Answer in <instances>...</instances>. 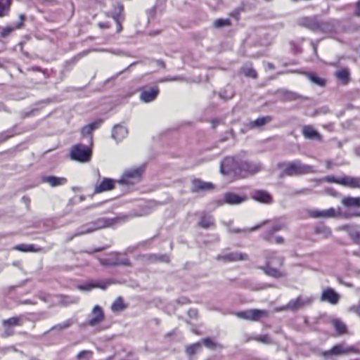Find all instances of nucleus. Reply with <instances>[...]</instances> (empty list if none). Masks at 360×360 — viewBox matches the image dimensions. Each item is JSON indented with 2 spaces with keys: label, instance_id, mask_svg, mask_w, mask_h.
Masks as SVG:
<instances>
[{
  "label": "nucleus",
  "instance_id": "21",
  "mask_svg": "<svg viewBox=\"0 0 360 360\" xmlns=\"http://www.w3.org/2000/svg\"><path fill=\"white\" fill-rule=\"evenodd\" d=\"M128 134L127 129L121 126L116 125L114 127L112 132V137L117 140V141L122 140L124 138L127 136Z\"/></svg>",
  "mask_w": 360,
  "mask_h": 360
},
{
  "label": "nucleus",
  "instance_id": "14",
  "mask_svg": "<svg viewBox=\"0 0 360 360\" xmlns=\"http://www.w3.org/2000/svg\"><path fill=\"white\" fill-rule=\"evenodd\" d=\"M321 300L335 305L337 304L340 300V295L333 288H327L323 290L321 295Z\"/></svg>",
  "mask_w": 360,
  "mask_h": 360
},
{
  "label": "nucleus",
  "instance_id": "53",
  "mask_svg": "<svg viewBox=\"0 0 360 360\" xmlns=\"http://www.w3.org/2000/svg\"><path fill=\"white\" fill-rule=\"evenodd\" d=\"M354 15L357 17L360 16V0H359L355 4Z\"/></svg>",
  "mask_w": 360,
  "mask_h": 360
},
{
  "label": "nucleus",
  "instance_id": "23",
  "mask_svg": "<svg viewBox=\"0 0 360 360\" xmlns=\"http://www.w3.org/2000/svg\"><path fill=\"white\" fill-rule=\"evenodd\" d=\"M100 263L103 266H117V265H124L129 266L130 262L128 259H117L115 260H112L110 259H100Z\"/></svg>",
  "mask_w": 360,
  "mask_h": 360
},
{
  "label": "nucleus",
  "instance_id": "52",
  "mask_svg": "<svg viewBox=\"0 0 360 360\" xmlns=\"http://www.w3.org/2000/svg\"><path fill=\"white\" fill-rule=\"evenodd\" d=\"M188 315L191 319H195L198 316V311L195 309H190L188 311Z\"/></svg>",
  "mask_w": 360,
  "mask_h": 360
},
{
  "label": "nucleus",
  "instance_id": "49",
  "mask_svg": "<svg viewBox=\"0 0 360 360\" xmlns=\"http://www.w3.org/2000/svg\"><path fill=\"white\" fill-rule=\"evenodd\" d=\"M14 29L15 28L12 27H6L3 28V30L1 32V37H5L9 35L14 30Z\"/></svg>",
  "mask_w": 360,
  "mask_h": 360
},
{
  "label": "nucleus",
  "instance_id": "25",
  "mask_svg": "<svg viewBox=\"0 0 360 360\" xmlns=\"http://www.w3.org/2000/svg\"><path fill=\"white\" fill-rule=\"evenodd\" d=\"M108 286L107 283H87L83 285H77V289L82 291H90L93 288H99L105 290Z\"/></svg>",
  "mask_w": 360,
  "mask_h": 360
},
{
  "label": "nucleus",
  "instance_id": "12",
  "mask_svg": "<svg viewBox=\"0 0 360 360\" xmlns=\"http://www.w3.org/2000/svg\"><path fill=\"white\" fill-rule=\"evenodd\" d=\"M105 319L104 312L102 308L96 305L92 309L91 318L87 321L86 323L90 326H96L103 321Z\"/></svg>",
  "mask_w": 360,
  "mask_h": 360
},
{
  "label": "nucleus",
  "instance_id": "62",
  "mask_svg": "<svg viewBox=\"0 0 360 360\" xmlns=\"http://www.w3.org/2000/svg\"><path fill=\"white\" fill-rule=\"evenodd\" d=\"M24 303H25V304H30L31 302L30 301H25Z\"/></svg>",
  "mask_w": 360,
  "mask_h": 360
},
{
  "label": "nucleus",
  "instance_id": "41",
  "mask_svg": "<svg viewBox=\"0 0 360 360\" xmlns=\"http://www.w3.org/2000/svg\"><path fill=\"white\" fill-rule=\"evenodd\" d=\"M243 74L247 77H250L252 78L257 77V72L256 71L252 68L251 67H244L243 68Z\"/></svg>",
  "mask_w": 360,
  "mask_h": 360
},
{
  "label": "nucleus",
  "instance_id": "11",
  "mask_svg": "<svg viewBox=\"0 0 360 360\" xmlns=\"http://www.w3.org/2000/svg\"><path fill=\"white\" fill-rule=\"evenodd\" d=\"M313 301L311 297H298L296 299L290 300L288 304L283 307V309L296 311L302 307L310 304Z\"/></svg>",
  "mask_w": 360,
  "mask_h": 360
},
{
  "label": "nucleus",
  "instance_id": "40",
  "mask_svg": "<svg viewBox=\"0 0 360 360\" xmlns=\"http://www.w3.org/2000/svg\"><path fill=\"white\" fill-rule=\"evenodd\" d=\"M316 233L323 236L325 238H328L332 234L330 229L325 226L316 228Z\"/></svg>",
  "mask_w": 360,
  "mask_h": 360
},
{
  "label": "nucleus",
  "instance_id": "61",
  "mask_svg": "<svg viewBox=\"0 0 360 360\" xmlns=\"http://www.w3.org/2000/svg\"><path fill=\"white\" fill-rule=\"evenodd\" d=\"M177 79L176 78H167V79H165V81H174V80H176Z\"/></svg>",
  "mask_w": 360,
  "mask_h": 360
},
{
  "label": "nucleus",
  "instance_id": "20",
  "mask_svg": "<svg viewBox=\"0 0 360 360\" xmlns=\"http://www.w3.org/2000/svg\"><path fill=\"white\" fill-rule=\"evenodd\" d=\"M43 182L49 184L52 187L64 185L67 179L64 177H56L53 176H44L42 179Z\"/></svg>",
  "mask_w": 360,
  "mask_h": 360
},
{
  "label": "nucleus",
  "instance_id": "39",
  "mask_svg": "<svg viewBox=\"0 0 360 360\" xmlns=\"http://www.w3.org/2000/svg\"><path fill=\"white\" fill-rule=\"evenodd\" d=\"M214 220L210 216H204L201 218L199 224L203 228H209L213 225Z\"/></svg>",
  "mask_w": 360,
  "mask_h": 360
},
{
  "label": "nucleus",
  "instance_id": "10",
  "mask_svg": "<svg viewBox=\"0 0 360 360\" xmlns=\"http://www.w3.org/2000/svg\"><path fill=\"white\" fill-rule=\"evenodd\" d=\"M267 311L261 309H250L237 314L238 317L249 321H258L262 317L267 316Z\"/></svg>",
  "mask_w": 360,
  "mask_h": 360
},
{
  "label": "nucleus",
  "instance_id": "47",
  "mask_svg": "<svg viewBox=\"0 0 360 360\" xmlns=\"http://www.w3.org/2000/svg\"><path fill=\"white\" fill-rule=\"evenodd\" d=\"M214 25L216 27H221L229 25V20L219 19L214 22Z\"/></svg>",
  "mask_w": 360,
  "mask_h": 360
},
{
  "label": "nucleus",
  "instance_id": "63",
  "mask_svg": "<svg viewBox=\"0 0 360 360\" xmlns=\"http://www.w3.org/2000/svg\"><path fill=\"white\" fill-rule=\"evenodd\" d=\"M160 64L161 65H163V63H162V62H160Z\"/></svg>",
  "mask_w": 360,
  "mask_h": 360
},
{
  "label": "nucleus",
  "instance_id": "55",
  "mask_svg": "<svg viewBox=\"0 0 360 360\" xmlns=\"http://www.w3.org/2000/svg\"><path fill=\"white\" fill-rule=\"evenodd\" d=\"M326 181L331 183H336L338 184V181L340 180V178L336 179L334 176H327L325 178Z\"/></svg>",
  "mask_w": 360,
  "mask_h": 360
},
{
  "label": "nucleus",
  "instance_id": "29",
  "mask_svg": "<svg viewBox=\"0 0 360 360\" xmlns=\"http://www.w3.org/2000/svg\"><path fill=\"white\" fill-rule=\"evenodd\" d=\"M12 0H0V17L8 15Z\"/></svg>",
  "mask_w": 360,
  "mask_h": 360
},
{
  "label": "nucleus",
  "instance_id": "13",
  "mask_svg": "<svg viewBox=\"0 0 360 360\" xmlns=\"http://www.w3.org/2000/svg\"><path fill=\"white\" fill-rule=\"evenodd\" d=\"M217 259L222 260L224 262L247 261L249 259V256L246 253L232 252L217 256Z\"/></svg>",
  "mask_w": 360,
  "mask_h": 360
},
{
  "label": "nucleus",
  "instance_id": "4",
  "mask_svg": "<svg viewBox=\"0 0 360 360\" xmlns=\"http://www.w3.org/2000/svg\"><path fill=\"white\" fill-rule=\"evenodd\" d=\"M144 170V165L126 169L117 182L120 184L127 186L136 184L141 181Z\"/></svg>",
  "mask_w": 360,
  "mask_h": 360
},
{
  "label": "nucleus",
  "instance_id": "6",
  "mask_svg": "<svg viewBox=\"0 0 360 360\" xmlns=\"http://www.w3.org/2000/svg\"><path fill=\"white\" fill-rule=\"evenodd\" d=\"M311 216L314 218H333L338 216H342L348 219L353 217H360V212L358 213H345L342 214L340 211L337 212L334 208L331 207L325 210H314L311 212Z\"/></svg>",
  "mask_w": 360,
  "mask_h": 360
},
{
  "label": "nucleus",
  "instance_id": "51",
  "mask_svg": "<svg viewBox=\"0 0 360 360\" xmlns=\"http://www.w3.org/2000/svg\"><path fill=\"white\" fill-rule=\"evenodd\" d=\"M285 229V225L283 224H276V225H274L271 229H272V232H277L280 230H282V229Z\"/></svg>",
  "mask_w": 360,
  "mask_h": 360
},
{
  "label": "nucleus",
  "instance_id": "50",
  "mask_svg": "<svg viewBox=\"0 0 360 360\" xmlns=\"http://www.w3.org/2000/svg\"><path fill=\"white\" fill-rule=\"evenodd\" d=\"M349 311L354 312L357 315L360 316V304L349 307Z\"/></svg>",
  "mask_w": 360,
  "mask_h": 360
},
{
  "label": "nucleus",
  "instance_id": "33",
  "mask_svg": "<svg viewBox=\"0 0 360 360\" xmlns=\"http://www.w3.org/2000/svg\"><path fill=\"white\" fill-rule=\"evenodd\" d=\"M2 323L4 326H20L22 323V319L20 316L11 317L8 319L4 320Z\"/></svg>",
  "mask_w": 360,
  "mask_h": 360
},
{
  "label": "nucleus",
  "instance_id": "9",
  "mask_svg": "<svg viewBox=\"0 0 360 360\" xmlns=\"http://www.w3.org/2000/svg\"><path fill=\"white\" fill-rule=\"evenodd\" d=\"M357 349L352 346L347 345L345 342H342L335 345L330 349L323 353V356L329 357L331 356L345 355L349 353H356Z\"/></svg>",
  "mask_w": 360,
  "mask_h": 360
},
{
  "label": "nucleus",
  "instance_id": "60",
  "mask_svg": "<svg viewBox=\"0 0 360 360\" xmlns=\"http://www.w3.org/2000/svg\"><path fill=\"white\" fill-rule=\"evenodd\" d=\"M99 27L101 28H108L109 25L108 23H99Z\"/></svg>",
  "mask_w": 360,
  "mask_h": 360
},
{
  "label": "nucleus",
  "instance_id": "26",
  "mask_svg": "<svg viewBox=\"0 0 360 360\" xmlns=\"http://www.w3.org/2000/svg\"><path fill=\"white\" fill-rule=\"evenodd\" d=\"M102 122L103 121L101 120H97L95 122L86 125L81 130L82 134L83 136H87L90 134L94 130L98 129L101 126Z\"/></svg>",
  "mask_w": 360,
  "mask_h": 360
},
{
  "label": "nucleus",
  "instance_id": "7",
  "mask_svg": "<svg viewBox=\"0 0 360 360\" xmlns=\"http://www.w3.org/2000/svg\"><path fill=\"white\" fill-rule=\"evenodd\" d=\"M239 159L240 156H237L236 158H225L220 165L221 172L224 175L229 174L231 173H233L234 174L238 175Z\"/></svg>",
  "mask_w": 360,
  "mask_h": 360
},
{
  "label": "nucleus",
  "instance_id": "5",
  "mask_svg": "<svg viewBox=\"0 0 360 360\" xmlns=\"http://www.w3.org/2000/svg\"><path fill=\"white\" fill-rule=\"evenodd\" d=\"M238 164V176L243 177L257 173L262 169L260 163L249 161L241 156H240Z\"/></svg>",
  "mask_w": 360,
  "mask_h": 360
},
{
  "label": "nucleus",
  "instance_id": "46",
  "mask_svg": "<svg viewBox=\"0 0 360 360\" xmlns=\"http://www.w3.org/2000/svg\"><path fill=\"white\" fill-rule=\"evenodd\" d=\"M255 340L258 342H261L266 343V344L271 343V340H270L269 337L266 335H258L255 338Z\"/></svg>",
  "mask_w": 360,
  "mask_h": 360
},
{
  "label": "nucleus",
  "instance_id": "54",
  "mask_svg": "<svg viewBox=\"0 0 360 360\" xmlns=\"http://www.w3.org/2000/svg\"><path fill=\"white\" fill-rule=\"evenodd\" d=\"M352 226V225H343V226H341L338 227V230L344 231H346V232H347L349 233Z\"/></svg>",
  "mask_w": 360,
  "mask_h": 360
},
{
  "label": "nucleus",
  "instance_id": "34",
  "mask_svg": "<svg viewBox=\"0 0 360 360\" xmlns=\"http://www.w3.org/2000/svg\"><path fill=\"white\" fill-rule=\"evenodd\" d=\"M79 301L78 297H71L69 296H60V304L63 306H68L72 304H76Z\"/></svg>",
  "mask_w": 360,
  "mask_h": 360
},
{
  "label": "nucleus",
  "instance_id": "31",
  "mask_svg": "<svg viewBox=\"0 0 360 360\" xmlns=\"http://www.w3.org/2000/svg\"><path fill=\"white\" fill-rule=\"evenodd\" d=\"M337 78L342 81L343 84L348 83L349 80V71L347 68H343L336 72Z\"/></svg>",
  "mask_w": 360,
  "mask_h": 360
},
{
  "label": "nucleus",
  "instance_id": "32",
  "mask_svg": "<svg viewBox=\"0 0 360 360\" xmlns=\"http://www.w3.org/2000/svg\"><path fill=\"white\" fill-rule=\"evenodd\" d=\"M307 78L314 84L323 86L326 84V80L321 77H319L316 75L314 73H308L307 74Z\"/></svg>",
  "mask_w": 360,
  "mask_h": 360
},
{
  "label": "nucleus",
  "instance_id": "2",
  "mask_svg": "<svg viewBox=\"0 0 360 360\" xmlns=\"http://www.w3.org/2000/svg\"><path fill=\"white\" fill-rule=\"evenodd\" d=\"M279 167L283 172L288 176L302 175L315 172L312 166L304 165L300 160L281 163Z\"/></svg>",
  "mask_w": 360,
  "mask_h": 360
},
{
  "label": "nucleus",
  "instance_id": "58",
  "mask_svg": "<svg viewBox=\"0 0 360 360\" xmlns=\"http://www.w3.org/2000/svg\"><path fill=\"white\" fill-rule=\"evenodd\" d=\"M114 19H115V22H117V30H118V32H120L122 30V26H121V24H120V21H119V18H118V17H115V16Z\"/></svg>",
  "mask_w": 360,
  "mask_h": 360
},
{
  "label": "nucleus",
  "instance_id": "42",
  "mask_svg": "<svg viewBox=\"0 0 360 360\" xmlns=\"http://www.w3.org/2000/svg\"><path fill=\"white\" fill-rule=\"evenodd\" d=\"M201 347V344L200 342L195 343L193 345H191L188 346L186 348V353L188 355H193L195 353L197 350H198Z\"/></svg>",
  "mask_w": 360,
  "mask_h": 360
},
{
  "label": "nucleus",
  "instance_id": "35",
  "mask_svg": "<svg viewBox=\"0 0 360 360\" xmlns=\"http://www.w3.org/2000/svg\"><path fill=\"white\" fill-rule=\"evenodd\" d=\"M125 308V304L121 297L117 298L111 306V309L114 312L120 311Z\"/></svg>",
  "mask_w": 360,
  "mask_h": 360
},
{
  "label": "nucleus",
  "instance_id": "57",
  "mask_svg": "<svg viewBox=\"0 0 360 360\" xmlns=\"http://www.w3.org/2000/svg\"><path fill=\"white\" fill-rule=\"evenodd\" d=\"M306 26H307L309 29L313 30H316L318 27L316 23H308L306 24Z\"/></svg>",
  "mask_w": 360,
  "mask_h": 360
},
{
  "label": "nucleus",
  "instance_id": "15",
  "mask_svg": "<svg viewBox=\"0 0 360 360\" xmlns=\"http://www.w3.org/2000/svg\"><path fill=\"white\" fill-rule=\"evenodd\" d=\"M116 183L115 180L112 179L105 178L103 180L96 184L94 188L95 193H101L105 191H108L112 190L114 188L115 184Z\"/></svg>",
  "mask_w": 360,
  "mask_h": 360
},
{
  "label": "nucleus",
  "instance_id": "36",
  "mask_svg": "<svg viewBox=\"0 0 360 360\" xmlns=\"http://www.w3.org/2000/svg\"><path fill=\"white\" fill-rule=\"evenodd\" d=\"M270 121H271L270 117H259L258 119H257L256 120H255L250 123V127H262V126L266 124V123L269 122Z\"/></svg>",
  "mask_w": 360,
  "mask_h": 360
},
{
  "label": "nucleus",
  "instance_id": "17",
  "mask_svg": "<svg viewBox=\"0 0 360 360\" xmlns=\"http://www.w3.org/2000/svg\"><path fill=\"white\" fill-rule=\"evenodd\" d=\"M252 198L262 203L271 204L273 199L271 195L262 190H256L252 193Z\"/></svg>",
  "mask_w": 360,
  "mask_h": 360
},
{
  "label": "nucleus",
  "instance_id": "30",
  "mask_svg": "<svg viewBox=\"0 0 360 360\" xmlns=\"http://www.w3.org/2000/svg\"><path fill=\"white\" fill-rule=\"evenodd\" d=\"M349 236L356 243H360V227L352 225L349 232Z\"/></svg>",
  "mask_w": 360,
  "mask_h": 360
},
{
  "label": "nucleus",
  "instance_id": "22",
  "mask_svg": "<svg viewBox=\"0 0 360 360\" xmlns=\"http://www.w3.org/2000/svg\"><path fill=\"white\" fill-rule=\"evenodd\" d=\"M341 202L347 207L360 208V197H345L342 199Z\"/></svg>",
  "mask_w": 360,
  "mask_h": 360
},
{
  "label": "nucleus",
  "instance_id": "44",
  "mask_svg": "<svg viewBox=\"0 0 360 360\" xmlns=\"http://www.w3.org/2000/svg\"><path fill=\"white\" fill-rule=\"evenodd\" d=\"M274 233H275L272 232V229H271L263 234L262 238H263V239H264L265 240H266L269 243H273V238H274L273 236Z\"/></svg>",
  "mask_w": 360,
  "mask_h": 360
},
{
  "label": "nucleus",
  "instance_id": "28",
  "mask_svg": "<svg viewBox=\"0 0 360 360\" xmlns=\"http://www.w3.org/2000/svg\"><path fill=\"white\" fill-rule=\"evenodd\" d=\"M14 250L21 251V252H37L41 250V248L36 247L34 245H25L21 244L16 245L13 248Z\"/></svg>",
  "mask_w": 360,
  "mask_h": 360
},
{
  "label": "nucleus",
  "instance_id": "24",
  "mask_svg": "<svg viewBox=\"0 0 360 360\" xmlns=\"http://www.w3.org/2000/svg\"><path fill=\"white\" fill-rule=\"evenodd\" d=\"M302 134L309 139H321V135L311 126H304L302 128Z\"/></svg>",
  "mask_w": 360,
  "mask_h": 360
},
{
  "label": "nucleus",
  "instance_id": "45",
  "mask_svg": "<svg viewBox=\"0 0 360 360\" xmlns=\"http://www.w3.org/2000/svg\"><path fill=\"white\" fill-rule=\"evenodd\" d=\"M202 342L209 349H214L217 346V344L210 338L203 339Z\"/></svg>",
  "mask_w": 360,
  "mask_h": 360
},
{
  "label": "nucleus",
  "instance_id": "38",
  "mask_svg": "<svg viewBox=\"0 0 360 360\" xmlns=\"http://www.w3.org/2000/svg\"><path fill=\"white\" fill-rule=\"evenodd\" d=\"M333 325L334 328H335L336 331L339 334H342L346 330V326L343 322H342L340 320L335 319L333 321Z\"/></svg>",
  "mask_w": 360,
  "mask_h": 360
},
{
  "label": "nucleus",
  "instance_id": "3",
  "mask_svg": "<svg viewBox=\"0 0 360 360\" xmlns=\"http://www.w3.org/2000/svg\"><path fill=\"white\" fill-rule=\"evenodd\" d=\"M114 223L113 219L101 218L94 222L89 223L80 227L68 240L70 241L73 239L74 237L80 236L84 234L91 233L101 229L109 227Z\"/></svg>",
  "mask_w": 360,
  "mask_h": 360
},
{
  "label": "nucleus",
  "instance_id": "43",
  "mask_svg": "<svg viewBox=\"0 0 360 360\" xmlns=\"http://www.w3.org/2000/svg\"><path fill=\"white\" fill-rule=\"evenodd\" d=\"M73 323V321L71 319L66 320L62 323L58 324L55 326L53 329H58V330H63L68 328Z\"/></svg>",
  "mask_w": 360,
  "mask_h": 360
},
{
  "label": "nucleus",
  "instance_id": "27",
  "mask_svg": "<svg viewBox=\"0 0 360 360\" xmlns=\"http://www.w3.org/2000/svg\"><path fill=\"white\" fill-rule=\"evenodd\" d=\"M225 200L229 204H239L245 200V198L240 197L235 193H226Z\"/></svg>",
  "mask_w": 360,
  "mask_h": 360
},
{
  "label": "nucleus",
  "instance_id": "16",
  "mask_svg": "<svg viewBox=\"0 0 360 360\" xmlns=\"http://www.w3.org/2000/svg\"><path fill=\"white\" fill-rule=\"evenodd\" d=\"M214 188V186L210 182L202 181L200 179H194L192 181V191L193 192L208 191Z\"/></svg>",
  "mask_w": 360,
  "mask_h": 360
},
{
  "label": "nucleus",
  "instance_id": "56",
  "mask_svg": "<svg viewBox=\"0 0 360 360\" xmlns=\"http://www.w3.org/2000/svg\"><path fill=\"white\" fill-rule=\"evenodd\" d=\"M276 243L277 244H282L284 242V239L281 236L274 237L273 243Z\"/></svg>",
  "mask_w": 360,
  "mask_h": 360
},
{
  "label": "nucleus",
  "instance_id": "19",
  "mask_svg": "<svg viewBox=\"0 0 360 360\" xmlns=\"http://www.w3.org/2000/svg\"><path fill=\"white\" fill-rule=\"evenodd\" d=\"M158 93L159 90L157 87L143 91L141 94V99L146 103L153 101L155 99Z\"/></svg>",
  "mask_w": 360,
  "mask_h": 360
},
{
  "label": "nucleus",
  "instance_id": "37",
  "mask_svg": "<svg viewBox=\"0 0 360 360\" xmlns=\"http://www.w3.org/2000/svg\"><path fill=\"white\" fill-rule=\"evenodd\" d=\"M266 222H263L260 224H258L252 228H251L250 229H238V228H231L229 229V232L230 233H249L250 231H254L258 229H259L263 224H264Z\"/></svg>",
  "mask_w": 360,
  "mask_h": 360
},
{
  "label": "nucleus",
  "instance_id": "1",
  "mask_svg": "<svg viewBox=\"0 0 360 360\" xmlns=\"http://www.w3.org/2000/svg\"><path fill=\"white\" fill-rule=\"evenodd\" d=\"M266 264L261 267V269L268 276L276 278L286 276L285 271L280 268L283 264V258L278 256L276 252H271L266 255Z\"/></svg>",
  "mask_w": 360,
  "mask_h": 360
},
{
  "label": "nucleus",
  "instance_id": "48",
  "mask_svg": "<svg viewBox=\"0 0 360 360\" xmlns=\"http://www.w3.org/2000/svg\"><path fill=\"white\" fill-rule=\"evenodd\" d=\"M91 354L89 351H82L77 355V359L81 360L83 359L89 358Z\"/></svg>",
  "mask_w": 360,
  "mask_h": 360
},
{
  "label": "nucleus",
  "instance_id": "8",
  "mask_svg": "<svg viewBox=\"0 0 360 360\" xmlns=\"http://www.w3.org/2000/svg\"><path fill=\"white\" fill-rule=\"evenodd\" d=\"M91 150L86 146L78 144L75 146L70 153L72 160L79 162H87L91 158Z\"/></svg>",
  "mask_w": 360,
  "mask_h": 360
},
{
  "label": "nucleus",
  "instance_id": "59",
  "mask_svg": "<svg viewBox=\"0 0 360 360\" xmlns=\"http://www.w3.org/2000/svg\"><path fill=\"white\" fill-rule=\"evenodd\" d=\"M20 22L18 25L15 26V28H20L21 27V25H22V22L25 20V16L23 15H20Z\"/></svg>",
  "mask_w": 360,
  "mask_h": 360
},
{
  "label": "nucleus",
  "instance_id": "18",
  "mask_svg": "<svg viewBox=\"0 0 360 360\" xmlns=\"http://www.w3.org/2000/svg\"><path fill=\"white\" fill-rule=\"evenodd\" d=\"M338 184L344 186L349 187L352 188H360V176L354 177L349 176H345L340 178Z\"/></svg>",
  "mask_w": 360,
  "mask_h": 360
}]
</instances>
